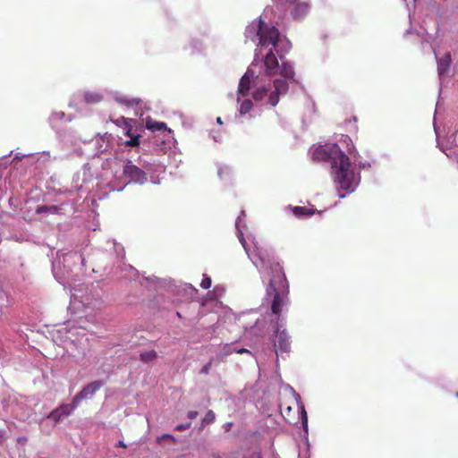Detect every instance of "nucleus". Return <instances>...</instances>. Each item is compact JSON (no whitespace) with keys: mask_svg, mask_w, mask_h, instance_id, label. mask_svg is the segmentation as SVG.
I'll return each mask as SVG.
<instances>
[{"mask_svg":"<svg viewBox=\"0 0 458 458\" xmlns=\"http://www.w3.org/2000/svg\"><path fill=\"white\" fill-rule=\"evenodd\" d=\"M245 37L256 45L254 58L238 86L239 114L236 119L250 121L260 115V106L275 107L290 84L298 83L293 63L285 55L292 42L275 25L261 17L245 30Z\"/></svg>","mask_w":458,"mask_h":458,"instance_id":"f257e3e1","label":"nucleus"},{"mask_svg":"<svg viewBox=\"0 0 458 458\" xmlns=\"http://www.w3.org/2000/svg\"><path fill=\"white\" fill-rule=\"evenodd\" d=\"M245 218L246 213L242 210L234 223L235 234L248 258L259 270L262 282L267 284L265 299L272 298L270 301L271 313L276 317L274 321L269 316L267 325V331L270 328L273 330V350L271 352L277 359L280 356L285 360L291 350V343L286 329L281 330L284 326L281 313L288 300L289 284L273 250H265L258 246L255 237L249 232Z\"/></svg>","mask_w":458,"mask_h":458,"instance_id":"f03ea898","label":"nucleus"},{"mask_svg":"<svg viewBox=\"0 0 458 458\" xmlns=\"http://www.w3.org/2000/svg\"><path fill=\"white\" fill-rule=\"evenodd\" d=\"M311 157L316 161L329 163L330 178L339 199L356 191L361 182V173L355 170L351 157L337 143L327 142L318 146L313 149Z\"/></svg>","mask_w":458,"mask_h":458,"instance_id":"7ed1b4c3","label":"nucleus"},{"mask_svg":"<svg viewBox=\"0 0 458 458\" xmlns=\"http://www.w3.org/2000/svg\"><path fill=\"white\" fill-rule=\"evenodd\" d=\"M233 315L234 323L231 324V334L237 332L239 337L234 342H231V353H247L258 363V359L253 355L254 345L259 344L267 333L269 319L260 315L256 310Z\"/></svg>","mask_w":458,"mask_h":458,"instance_id":"20e7f679","label":"nucleus"},{"mask_svg":"<svg viewBox=\"0 0 458 458\" xmlns=\"http://www.w3.org/2000/svg\"><path fill=\"white\" fill-rule=\"evenodd\" d=\"M123 174L130 182L144 183L148 180L147 174L130 160L125 163Z\"/></svg>","mask_w":458,"mask_h":458,"instance_id":"39448f33","label":"nucleus"},{"mask_svg":"<svg viewBox=\"0 0 458 458\" xmlns=\"http://www.w3.org/2000/svg\"><path fill=\"white\" fill-rule=\"evenodd\" d=\"M293 398L296 401L299 420L301 421V428L303 429L304 437L308 440V435H309V425H308V423H309V420H308V413H307V411L305 409V405H304V403H303V402L301 400V395L296 391H293Z\"/></svg>","mask_w":458,"mask_h":458,"instance_id":"423d86ee","label":"nucleus"},{"mask_svg":"<svg viewBox=\"0 0 458 458\" xmlns=\"http://www.w3.org/2000/svg\"><path fill=\"white\" fill-rule=\"evenodd\" d=\"M103 382L100 380L93 381L85 386L79 393L72 398V403H80L83 399L92 397L102 386Z\"/></svg>","mask_w":458,"mask_h":458,"instance_id":"0eeeda50","label":"nucleus"},{"mask_svg":"<svg viewBox=\"0 0 458 458\" xmlns=\"http://www.w3.org/2000/svg\"><path fill=\"white\" fill-rule=\"evenodd\" d=\"M436 55L437 64V74L440 81H443L444 77L447 74L451 64H452V55L450 52H446L443 57L439 58Z\"/></svg>","mask_w":458,"mask_h":458,"instance_id":"6e6552de","label":"nucleus"},{"mask_svg":"<svg viewBox=\"0 0 458 458\" xmlns=\"http://www.w3.org/2000/svg\"><path fill=\"white\" fill-rule=\"evenodd\" d=\"M287 208L292 211V213L293 214V216L295 217L300 218V219L310 218L314 214L319 212V211H318L314 208H306V207H303V206H292V205H289L287 207Z\"/></svg>","mask_w":458,"mask_h":458,"instance_id":"1a4fd4ad","label":"nucleus"},{"mask_svg":"<svg viewBox=\"0 0 458 458\" xmlns=\"http://www.w3.org/2000/svg\"><path fill=\"white\" fill-rule=\"evenodd\" d=\"M310 10V4L305 2L297 3L293 10L291 11V14L295 21H299L302 19Z\"/></svg>","mask_w":458,"mask_h":458,"instance_id":"9d476101","label":"nucleus"},{"mask_svg":"<svg viewBox=\"0 0 458 458\" xmlns=\"http://www.w3.org/2000/svg\"><path fill=\"white\" fill-rule=\"evenodd\" d=\"M342 139H343L344 142L347 145V152L352 157V159L354 161V163H353V165H354L355 164L358 163V161L361 160L360 159L361 157H360L359 151L357 150L356 147L352 143V139L348 135H342Z\"/></svg>","mask_w":458,"mask_h":458,"instance_id":"9b49d317","label":"nucleus"},{"mask_svg":"<svg viewBox=\"0 0 458 458\" xmlns=\"http://www.w3.org/2000/svg\"><path fill=\"white\" fill-rule=\"evenodd\" d=\"M83 98L88 104H97L102 101L103 97L98 92L88 91L84 93Z\"/></svg>","mask_w":458,"mask_h":458,"instance_id":"f8f14e48","label":"nucleus"},{"mask_svg":"<svg viewBox=\"0 0 458 458\" xmlns=\"http://www.w3.org/2000/svg\"><path fill=\"white\" fill-rule=\"evenodd\" d=\"M146 127L152 131H164L166 129V124L165 123L157 122L151 118H148L146 121Z\"/></svg>","mask_w":458,"mask_h":458,"instance_id":"ddd939ff","label":"nucleus"},{"mask_svg":"<svg viewBox=\"0 0 458 458\" xmlns=\"http://www.w3.org/2000/svg\"><path fill=\"white\" fill-rule=\"evenodd\" d=\"M78 403L72 402L71 404H61L56 409L63 417H67L77 408Z\"/></svg>","mask_w":458,"mask_h":458,"instance_id":"4468645a","label":"nucleus"},{"mask_svg":"<svg viewBox=\"0 0 458 458\" xmlns=\"http://www.w3.org/2000/svg\"><path fill=\"white\" fill-rule=\"evenodd\" d=\"M157 357V354L155 351L144 352L140 354V359L143 362H152Z\"/></svg>","mask_w":458,"mask_h":458,"instance_id":"2eb2a0df","label":"nucleus"},{"mask_svg":"<svg viewBox=\"0 0 458 458\" xmlns=\"http://www.w3.org/2000/svg\"><path fill=\"white\" fill-rule=\"evenodd\" d=\"M116 101L121 104L125 105L126 106L132 107L138 106L141 100L140 98H117Z\"/></svg>","mask_w":458,"mask_h":458,"instance_id":"dca6fc26","label":"nucleus"},{"mask_svg":"<svg viewBox=\"0 0 458 458\" xmlns=\"http://www.w3.org/2000/svg\"><path fill=\"white\" fill-rule=\"evenodd\" d=\"M438 144L440 145V147H443L444 148H445L447 153H450V151L457 150L456 148H452V146L454 144H456V135L452 134L451 136H449L447 138V144H449L450 147L445 146L443 143H441L437 140V147L439 148Z\"/></svg>","mask_w":458,"mask_h":458,"instance_id":"f3484780","label":"nucleus"},{"mask_svg":"<svg viewBox=\"0 0 458 458\" xmlns=\"http://www.w3.org/2000/svg\"><path fill=\"white\" fill-rule=\"evenodd\" d=\"M374 163H375V160H372V161L360 160V161H358L357 164L354 165V167L357 166L358 171H360V173L362 170L371 168V166Z\"/></svg>","mask_w":458,"mask_h":458,"instance_id":"a211bd4d","label":"nucleus"},{"mask_svg":"<svg viewBox=\"0 0 458 458\" xmlns=\"http://www.w3.org/2000/svg\"><path fill=\"white\" fill-rule=\"evenodd\" d=\"M122 120L124 123L125 134L129 137L133 136V134L131 133V123L133 122V120L124 118V117H122Z\"/></svg>","mask_w":458,"mask_h":458,"instance_id":"6ab92c4d","label":"nucleus"},{"mask_svg":"<svg viewBox=\"0 0 458 458\" xmlns=\"http://www.w3.org/2000/svg\"><path fill=\"white\" fill-rule=\"evenodd\" d=\"M140 135H133L131 137V140H126L124 145L127 147H137L140 145Z\"/></svg>","mask_w":458,"mask_h":458,"instance_id":"aec40b11","label":"nucleus"},{"mask_svg":"<svg viewBox=\"0 0 458 458\" xmlns=\"http://www.w3.org/2000/svg\"><path fill=\"white\" fill-rule=\"evenodd\" d=\"M47 418L53 420L55 423H57L63 416L59 413L57 409H55L48 414Z\"/></svg>","mask_w":458,"mask_h":458,"instance_id":"412c9836","label":"nucleus"},{"mask_svg":"<svg viewBox=\"0 0 458 458\" xmlns=\"http://www.w3.org/2000/svg\"><path fill=\"white\" fill-rule=\"evenodd\" d=\"M438 146H440L438 144ZM439 149L444 152L448 157L455 160L458 163V150L450 151V153L446 152V149L443 147H439Z\"/></svg>","mask_w":458,"mask_h":458,"instance_id":"4be33fe9","label":"nucleus"},{"mask_svg":"<svg viewBox=\"0 0 458 458\" xmlns=\"http://www.w3.org/2000/svg\"><path fill=\"white\" fill-rule=\"evenodd\" d=\"M200 286L203 289H209L211 286V279L208 275H203V279L200 283Z\"/></svg>","mask_w":458,"mask_h":458,"instance_id":"5701e85b","label":"nucleus"},{"mask_svg":"<svg viewBox=\"0 0 458 458\" xmlns=\"http://www.w3.org/2000/svg\"><path fill=\"white\" fill-rule=\"evenodd\" d=\"M215 420V413L212 411H208L203 419V422L209 424Z\"/></svg>","mask_w":458,"mask_h":458,"instance_id":"b1692460","label":"nucleus"},{"mask_svg":"<svg viewBox=\"0 0 458 458\" xmlns=\"http://www.w3.org/2000/svg\"><path fill=\"white\" fill-rule=\"evenodd\" d=\"M210 368H211V362H208L207 364H205L202 369H200V373L201 374H208L210 370Z\"/></svg>","mask_w":458,"mask_h":458,"instance_id":"393cba45","label":"nucleus"},{"mask_svg":"<svg viewBox=\"0 0 458 458\" xmlns=\"http://www.w3.org/2000/svg\"><path fill=\"white\" fill-rule=\"evenodd\" d=\"M242 458H263L260 452H253L247 456H243Z\"/></svg>","mask_w":458,"mask_h":458,"instance_id":"a878e982","label":"nucleus"},{"mask_svg":"<svg viewBox=\"0 0 458 458\" xmlns=\"http://www.w3.org/2000/svg\"><path fill=\"white\" fill-rule=\"evenodd\" d=\"M171 439L173 441H174V438L172 435H169V434H164L163 436L157 437V443H160L162 439Z\"/></svg>","mask_w":458,"mask_h":458,"instance_id":"bb28decb","label":"nucleus"},{"mask_svg":"<svg viewBox=\"0 0 458 458\" xmlns=\"http://www.w3.org/2000/svg\"><path fill=\"white\" fill-rule=\"evenodd\" d=\"M197 415H198V412H197V411H190V412L188 413V417H189V419H191V420L195 419V418L197 417Z\"/></svg>","mask_w":458,"mask_h":458,"instance_id":"cd10ccee","label":"nucleus"},{"mask_svg":"<svg viewBox=\"0 0 458 458\" xmlns=\"http://www.w3.org/2000/svg\"><path fill=\"white\" fill-rule=\"evenodd\" d=\"M198 45H200V42L197 39H193L191 42V46L192 48H197Z\"/></svg>","mask_w":458,"mask_h":458,"instance_id":"c85d7f7f","label":"nucleus"},{"mask_svg":"<svg viewBox=\"0 0 458 458\" xmlns=\"http://www.w3.org/2000/svg\"><path fill=\"white\" fill-rule=\"evenodd\" d=\"M84 305L89 308H96L99 305V303H85Z\"/></svg>","mask_w":458,"mask_h":458,"instance_id":"c756f323","label":"nucleus"},{"mask_svg":"<svg viewBox=\"0 0 458 458\" xmlns=\"http://www.w3.org/2000/svg\"><path fill=\"white\" fill-rule=\"evenodd\" d=\"M116 445L119 447H123V448L126 447V445L124 444L123 441H119Z\"/></svg>","mask_w":458,"mask_h":458,"instance_id":"7c9ffc66","label":"nucleus"},{"mask_svg":"<svg viewBox=\"0 0 458 458\" xmlns=\"http://www.w3.org/2000/svg\"><path fill=\"white\" fill-rule=\"evenodd\" d=\"M266 392L264 393V395L261 397V401H266L265 399H267V398H270L271 396L270 395H266Z\"/></svg>","mask_w":458,"mask_h":458,"instance_id":"2f4dec72","label":"nucleus"},{"mask_svg":"<svg viewBox=\"0 0 458 458\" xmlns=\"http://www.w3.org/2000/svg\"><path fill=\"white\" fill-rule=\"evenodd\" d=\"M286 388H288V390H290L292 392V394L293 393L294 388L293 386H291L290 385H287Z\"/></svg>","mask_w":458,"mask_h":458,"instance_id":"473e14b6","label":"nucleus"},{"mask_svg":"<svg viewBox=\"0 0 458 458\" xmlns=\"http://www.w3.org/2000/svg\"><path fill=\"white\" fill-rule=\"evenodd\" d=\"M216 122H217L219 124H222V123H222V120H221V118H220V117H217Z\"/></svg>","mask_w":458,"mask_h":458,"instance_id":"72a5a7b5","label":"nucleus"},{"mask_svg":"<svg viewBox=\"0 0 458 458\" xmlns=\"http://www.w3.org/2000/svg\"><path fill=\"white\" fill-rule=\"evenodd\" d=\"M434 130L436 131L437 137H438V133H437V130L436 124H434Z\"/></svg>","mask_w":458,"mask_h":458,"instance_id":"f704fd0d","label":"nucleus"},{"mask_svg":"<svg viewBox=\"0 0 458 458\" xmlns=\"http://www.w3.org/2000/svg\"><path fill=\"white\" fill-rule=\"evenodd\" d=\"M2 438H3V435L0 433V445H1V444H2V442H3Z\"/></svg>","mask_w":458,"mask_h":458,"instance_id":"c9c22d12","label":"nucleus"},{"mask_svg":"<svg viewBox=\"0 0 458 458\" xmlns=\"http://www.w3.org/2000/svg\"><path fill=\"white\" fill-rule=\"evenodd\" d=\"M213 138H214V140H215L216 141H218V139L216 138V136H213Z\"/></svg>","mask_w":458,"mask_h":458,"instance_id":"e433bc0d","label":"nucleus"},{"mask_svg":"<svg viewBox=\"0 0 458 458\" xmlns=\"http://www.w3.org/2000/svg\"><path fill=\"white\" fill-rule=\"evenodd\" d=\"M411 30H406V33H411Z\"/></svg>","mask_w":458,"mask_h":458,"instance_id":"4c0bfd02","label":"nucleus"},{"mask_svg":"<svg viewBox=\"0 0 458 458\" xmlns=\"http://www.w3.org/2000/svg\"><path fill=\"white\" fill-rule=\"evenodd\" d=\"M288 1H289V2H291V3H293V2H295L296 0H288Z\"/></svg>","mask_w":458,"mask_h":458,"instance_id":"58836bf2","label":"nucleus"},{"mask_svg":"<svg viewBox=\"0 0 458 458\" xmlns=\"http://www.w3.org/2000/svg\"><path fill=\"white\" fill-rule=\"evenodd\" d=\"M455 396L458 397V392L455 393Z\"/></svg>","mask_w":458,"mask_h":458,"instance_id":"ea45409f","label":"nucleus"}]
</instances>
